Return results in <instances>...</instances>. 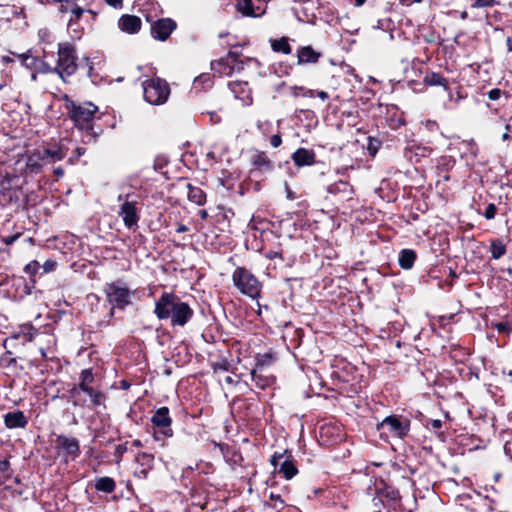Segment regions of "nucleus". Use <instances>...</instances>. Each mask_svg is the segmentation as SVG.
<instances>
[{
  "mask_svg": "<svg viewBox=\"0 0 512 512\" xmlns=\"http://www.w3.org/2000/svg\"><path fill=\"white\" fill-rule=\"evenodd\" d=\"M270 463L274 469L287 480L292 479L298 473L294 461L290 459V456L284 459L283 453H274L270 459Z\"/></svg>",
  "mask_w": 512,
  "mask_h": 512,
  "instance_id": "nucleus-11",
  "label": "nucleus"
},
{
  "mask_svg": "<svg viewBox=\"0 0 512 512\" xmlns=\"http://www.w3.org/2000/svg\"><path fill=\"white\" fill-rule=\"evenodd\" d=\"M26 168L30 169L31 172H38L41 168L40 162H26Z\"/></svg>",
  "mask_w": 512,
  "mask_h": 512,
  "instance_id": "nucleus-46",
  "label": "nucleus"
},
{
  "mask_svg": "<svg viewBox=\"0 0 512 512\" xmlns=\"http://www.w3.org/2000/svg\"><path fill=\"white\" fill-rule=\"evenodd\" d=\"M318 97H320L322 100H325L328 98V94L325 92V91H319L318 92Z\"/></svg>",
  "mask_w": 512,
  "mask_h": 512,
  "instance_id": "nucleus-58",
  "label": "nucleus"
},
{
  "mask_svg": "<svg viewBox=\"0 0 512 512\" xmlns=\"http://www.w3.org/2000/svg\"><path fill=\"white\" fill-rule=\"evenodd\" d=\"M314 158L313 153L306 149H298L292 156V160H312Z\"/></svg>",
  "mask_w": 512,
  "mask_h": 512,
  "instance_id": "nucleus-32",
  "label": "nucleus"
},
{
  "mask_svg": "<svg viewBox=\"0 0 512 512\" xmlns=\"http://www.w3.org/2000/svg\"><path fill=\"white\" fill-rule=\"evenodd\" d=\"M262 370L263 369L257 367L254 368L251 371V380L254 382L255 387L265 389L272 384L273 378L271 376L264 375Z\"/></svg>",
  "mask_w": 512,
  "mask_h": 512,
  "instance_id": "nucleus-18",
  "label": "nucleus"
},
{
  "mask_svg": "<svg viewBox=\"0 0 512 512\" xmlns=\"http://www.w3.org/2000/svg\"><path fill=\"white\" fill-rule=\"evenodd\" d=\"M138 198V195L135 193L120 194L117 198L119 202H122L118 214L128 229H136L138 227L140 219L137 208Z\"/></svg>",
  "mask_w": 512,
  "mask_h": 512,
  "instance_id": "nucleus-5",
  "label": "nucleus"
},
{
  "mask_svg": "<svg viewBox=\"0 0 512 512\" xmlns=\"http://www.w3.org/2000/svg\"><path fill=\"white\" fill-rule=\"evenodd\" d=\"M314 162H304V161H301V162H295V166L296 168H301L305 165H311L313 164Z\"/></svg>",
  "mask_w": 512,
  "mask_h": 512,
  "instance_id": "nucleus-55",
  "label": "nucleus"
},
{
  "mask_svg": "<svg viewBox=\"0 0 512 512\" xmlns=\"http://www.w3.org/2000/svg\"><path fill=\"white\" fill-rule=\"evenodd\" d=\"M91 388L90 384L82 381H80L76 387L72 388L70 394L73 405L83 407L86 403V399L82 396V393L86 394Z\"/></svg>",
  "mask_w": 512,
  "mask_h": 512,
  "instance_id": "nucleus-17",
  "label": "nucleus"
},
{
  "mask_svg": "<svg viewBox=\"0 0 512 512\" xmlns=\"http://www.w3.org/2000/svg\"><path fill=\"white\" fill-rule=\"evenodd\" d=\"M199 216L202 220H205L207 217H208V213L206 210H200L199 211Z\"/></svg>",
  "mask_w": 512,
  "mask_h": 512,
  "instance_id": "nucleus-57",
  "label": "nucleus"
},
{
  "mask_svg": "<svg viewBox=\"0 0 512 512\" xmlns=\"http://www.w3.org/2000/svg\"><path fill=\"white\" fill-rule=\"evenodd\" d=\"M493 326L499 333L509 334L512 331V324L509 322H497Z\"/></svg>",
  "mask_w": 512,
  "mask_h": 512,
  "instance_id": "nucleus-34",
  "label": "nucleus"
},
{
  "mask_svg": "<svg viewBox=\"0 0 512 512\" xmlns=\"http://www.w3.org/2000/svg\"><path fill=\"white\" fill-rule=\"evenodd\" d=\"M94 380L91 369H84L80 374V381L91 384Z\"/></svg>",
  "mask_w": 512,
  "mask_h": 512,
  "instance_id": "nucleus-36",
  "label": "nucleus"
},
{
  "mask_svg": "<svg viewBox=\"0 0 512 512\" xmlns=\"http://www.w3.org/2000/svg\"><path fill=\"white\" fill-rule=\"evenodd\" d=\"M169 94V86L162 79H151L144 83V98L151 104H163L166 102Z\"/></svg>",
  "mask_w": 512,
  "mask_h": 512,
  "instance_id": "nucleus-7",
  "label": "nucleus"
},
{
  "mask_svg": "<svg viewBox=\"0 0 512 512\" xmlns=\"http://www.w3.org/2000/svg\"><path fill=\"white\" fill-rule=\"evenodd\" d=\"M131 386V383L125 379L120 381V388L123 390H128Z\"/></svg>",
  "mask_w": 512,
  "mask_h": 512,
  "instance_id": "nucleus-52",
  "label": "nucleus"
},
{
  "mask_svg": "<svg viewBox=\"0 0 512 512\" xmlns=\"http://www.w3.org/2000/svg\"><path fill=\"white\" fill-rule=\"evenodd\" d=\"M380 494L383 497H385V498H387V499H389V500H391L393 502H396V501L400 500V493H399V491L397 489H395L394 487H391V486H387L386 485L381 490Z\"/></svg>",
  "mask_w": 512,
  "mask_h": 512,
  "instance_id": "nucleus-30",
  "label": "nucleus"
},
{
  "mask_svg": "<svg viewBox=\"0 0 512 512\" xmlns=\"http://www.w3.org/2000/svg\"><path fill=\"white\" fill-rule=\"evenodd\" d=\"M10 463L8 460L0 461V485L4 484L9 478Z\"/></svg>",
  "mask_w": 512,
  "mask_h": 512,
  "instance_id": "nucleus-31",
  "label": "nucleus"
},
{
  "mask_svg": "<svg viewBox=\"0 0 512 512\" xmlns=\"http://www.w3.org/2000/svg\"><path fill=\"white\" fill-rule=\"evenodd\" d=\"M265 257L267 259H270V260H273L275 258H281L283 259L282 257V252L281 251H277V250H268L266 253H265Z\"/></svg>",
  "mask_w": 512,
  "mask_h": 512,
  "instance_id": "nucleus-43",
  "label": "nucleus"
},
{
  "mask_svg": "<svg viewBox=\"0 0 512 512\" xmlns=\"http://www.w3.org/2000/svg\"><path fill=\"white\" fill-rule=\"evenodd\" d=\"M56 449L65 463L75 461L81 453L79 440L63 434L56 437Z\"/></svg>",
  "mask_w": 512,
  "mask_h": 512,
  "instance_id": "nucleus-8",
  "label": "nucleus"
},
{
  "mask_svg": "<svg viewBox=\"0 0 512 512\" xmlns=\"http://www.w3.org/2000/svg\"><path fill=\"white\" fill-rule=\"evenodd\" d=\"M86 395L90 399V407L93 409H98L100 407L105 408V400L106 395L98 390L94 389L93 387L86 393Z\"/></svg>",
  "mask_w": 512,
  "mask_h": 512,
  "instance_id": "nucleus-22",
  "label": "nucleus"
},
{
  "mask_svg": "<svg viewBox=\"0 0 512 512\" xmlns=\"http://www.w3.org/2000/svg\"><path fill=\"white\" fill-rule=\"evenodd\" d=\"M77 56L75 48L72 44L65 42L60 43L58 46V59L54 71L60 76L63 81L67 77L73 75L77 68Z\"/></svg>",
  "mask_w": 512,
  "mask_h": 512,
  "instance_id": "nucleus-4",
  "label": "nucleus"
},
{
  "mask_svg": "<svg viewBox=\"0 0 512 512\" xmlns=\"http://www.w3.org/2000/svg\"><path fill=\"white\" fill-rule=\"evenodd\" d=\"M381 435L389 434L398 438L405 437L409 432V422L396 415L387 416L377 425Z\"/></svg>",
  "mask_w": 512,
  "mask_h": 512,
  "instance_id": "nucleus-9",
  "label": "nucleus"
},
{
  "mask_svg": "<svg viewBox=\"0 0 512 512\" xmlns=\"http://www.w3.org/2000/svg\"><path fill=\"white\" fill-rule=\"evenodd\" d=\"M36 334L37 330L32 325L25 324L20 326V330L17 334L14 335V338L23 336L26 341H32Z\"/></svg>",
  "mask_w": 512,
  "mask_h": 512,
  "instance_id": "nucleus-26",
  "label": "nucleus"
},
{
  "mask_svg": "<svg viewBox=\"0 0 512 512\" xmlns=\"http://www.w3.org/2000/svg\"><path fill=\"white\" fill-rule=\"evenodd\" d=\"M127 452V445L126 444H119L115 447V455L118 458H121L125 453Z\"/></svg>",
  "mask_w": 512,
  "mask_h": 512,
  "instance_id": "nucleus-45",
  "label": "nucleus"
},
{
  "mask_svg": "<svg viewBox=\"0 0 512 512\" xmlns=\"http://www.w3.org/2000/svg\"><path fill=\"white\" fill-rule=\"evenodd\" d=\"M152 424L159 429L154 432V439L160 441L161 437H172L171 429L172 419L169 415V409L165 406L158 408L151 417Z\"/></svg>",
  "mask_w": 512,
  "mask_h": 512,
  "instance_id": "nucleus-10",
  "label": "nucleus"
},
{
  "mask_svg": "<svg viewBox=\"0 0 512 512\" xmlns=\"http://www.w3.org/2000/svg\"><path fill=\"white\" fill-rule=\"evenodd\" d=\"M501 96V90L500 89H492L488 93V97L491 100H498Z\"/></svg>",
  "mask_w": 512,
  "mask_h": 512,
  "instance_id": "nucleus-47",
  "label": "nucleus"
},
{
  "mask_svg": "<svg viewBox=\"0 0 512 512\" xmlns=\"http://www.w3.org/2000/svg\"><path fill=\"white\" fill-rule=\"evenodd\" d=\"M76 151H77V156L78 157L83 156L85 154V149L84 148H77Z\"/></svg>",
  "mask_w": 512,
  "mask_h": 512,
  "instance_id": "nucleus-60",
  "label": "nucleus"
},
{
  "mask_svg": "<svg viewBox=\"0 0 512 512\" xmlns=\"http://www.w3.org/2000/svg\"><path fill=\"white\" fill-rule=\"evenodd\" d=\"M236 10L246 17H261L266 12V5L255 4L254 0H236Z\"/></svg>",
  "mask_w": 512,
  "mask_h": 512,
  "instance_id": "nucleus-12",
  "label": "nucleus"
},
{
  "mask_svg": "<svg viewBox=\"0 0 512 512\" xmlns=\"http://www.w3.org/2000/svg\"><path fill=\"white\" fill-rule=\"evenodd\" d=\"M40 268V264L38 261L36 260H33L31 262H29L25 267H24V271L26 274H28L29 276H34L38 270Z\"/></svg>",
  "mask_w": 512,
  "mask_h": 512,
  "instance_id": "nucleus-33",
  "label": "nucleus"
},
{
  "mask_svg": "<svg viewBox=\"0 0 512 512\" xmlns=\"http://www.w3.org/2000/svg\"><path fill=\"white\" fill-rule=\"evenodd\" d=\"M493 3H494V0H475L473 7H475V8L489 7V6H492Z\"/></svg>",
  "mask_w": 512,
  "mask_h": 512,
  "instance_id": "nucleus-44",
  "label": "nucleus"
},
{
  "mask_svg": "<svg viewBox=\"0 0 512 512\" xmlns=\"http://www.w3.org/2000/svg\"><path fill=\"white\" fill-rule=\"evenodd\" d=\"M104 292L112 309H124L131 304L133 292L121 280L106 284Z\"/></svg>",
  "mask_w": 512,
  "mask_h": 512,
  "instance_id": "nucleus-6",
  "label": "nucleus"
},
{
  "mask_svg": "<svg viewBox=\"0 0 512 512\" xmlns=\"http://www.w3.org/2000/svg\"><path fill=\"white\" fill-rule=\"evenodd\" d=\"M11 182V176L6 174L4 177L0 178V189L2 192L9 188Z\"/></svg>",
  "mask_w": 512,
  "mask_h": 512,
  "instance_id": "nucleus-39",
  "label": "nucleus"
},
{
  "mask_svg": "<svg viewBox=\"0 0 512 512\" xmlns=\"http://www.w3.org/2000/svg\"><path fill=\"white\" fill-rule=\"evenodd\" d=\"M55 267H56V262L51 259H48L47 261H45V263L42 266L43 271L45 273H49V272L53 271L55 269Z\"/></svg>",
  "mask_w": 512,
  "mask_h": 512,
  "instance_id": "nucleus-41",
  "label": "nucleus"
},
{
  "mask_svg": "<svg viewBox=\"0 0 512 512\" xmlns=\"http://www.w3.org/2000/svg\"><path fill=\"white\" fill-rule=\"evenodd\" d=\"M403 4L405 5H411L413 3H419L421 2L422 0H400Z\"/></svg>",
  "mask_w": 512,
  "mask_h": 512,
  "instance_id": "nucleus-56",
  "label": "nucleus"
},
{
  "mask_svg": "<svg viewBox=\"0 0 512 512\" xmlns=\"http://www.w3.org/2000/svg\"><path fill=\"white\" fill-rule=\"evenodd\" d=\"M416 260V253L411 249H403L399 253L398 262L401 268L411 269Z\"/></svg>",
  "mask_w": 512,
  "mask_h": 512,
  "instance_id": "nucleus-23",
  "label": "nucleus"
},
{
  "mask_svg": "<svg viewBox=\"0 0 512 512\" xmlns=\"http://www.w3.org/2000/svg\"><path fill=\"white\" fill-rule=\"evenodd\" d=\"M368 150L370 151V156L374 157L376 153V148H374L371 144L368 147Z\"/></svg>",
  "mask_w": 512,
  "mask_h": 512,
  "instance_id": "nucleus-59",
  "label": "nucleus"
},
{
  "mask_svg": "<svg viewBox=\"0 0 512 512\" xmlns=\"http://www.w3.org/2000/svg\"><path fill=\"white\" fill-rule=\"evenodd\" d=\"M132 445L135 446V447H141L142 446V443L140 440L136 439L132 442Z\"/></svg>",
  "mask_w": 512,
  "mask_h": 512,
  "instance_id": "nucleus-62",
  "label": "nucleus"
},
{
  "mask_svg": "<svg viewBox=\"0 0 512 512\" xmlns=\"http://www.w3.org/2000/svg\"><path fill=\"white\" fill-rule=\"evenodd\" d=\"M230 61H232V62L236 61V55L232 52H229V54L225 60L219 61L218 65L221 66L224 64V62H226L228 64Z\"/></svg>",
  "mask_w": 512,
  "mask_h": 512,
  "instance_id": "nucleus-49",
  "label": "nucleus"
},
{
  "mask_svg": "<svg viewBox=\"0 0 512 512\" xmlns=\"http://www.w3.org/2000/svg\"><path fill=\"white\" fill-rule=\"evenodd\" d=\"M272 361V356L270 354H265L258 360L257 368L263 369L266 364H269Z\"/></svg>",
  "mask_w": 512,
  "mask_h": 512,
  "instance_id": "nucleus-40",
  "label": "nucleus"
},
{
  "mask_svg": "<svg viewBox=\"0 0 512 512\" xmlns=\"http://www.w3.org/2000/svg\"><path fill=\"white\" fill-rule=\"evenodd\" d=\"M119 27L127 33H136L141 28V19L134 15H124L119 20Z\"/></svg>",
  "mask_w": 512,
  "mask_h": 512,
  "instance_id": "nucleus-15",
  "label": "nucleus"
},
{
  "mask_svg": "<svg viewBox=\"0 0 512 512\" xmlns=\"http://www.w3.org/2000/svg\"><path fill=\"white\" fill-rule=\"evenodd\" d=\"M425 83L431 86H447V80L437 73H431L427 75L424 79Z\"/></svg>",
  "mask_w": 512,
  "mask_h": 512,
  "instance_id": "nucleus-29",
  "label": "nucleus"
},
{
  "mask_svg": "<svg viewBox=\"0 0 512 512\" xmlns=\"http://www.w3.org/2000/svg\"><path fill=\"white\" fill-rule=\"evenodd\" d=\"M84 10L80 7V6H74L72 9H71V18L69 20V22H73V21H76L78 20L82 14H83Z\"/></svg>",
  "mask_w": 512,
  "mask_h": 512,
  "instance_id": "nucleus-37",
  "label": "nucleus"
},
{
  "mask_svg": "<svg viewBox=\"0 0 512 512\" xmlns=\"http://www.w3.org/2000/svg\"><path fill=\"white\" fill-rule=\"evenodd\" d=\"M22 235V231H18L13 235L2 237V242L6 245H12L20 236Z\"/></svg>",
  "mask_w": 512,
  "mask_h": 512,
  "instance_id": "nucleus-38",
  "label": "nucleus"
},
{
  "mask_svg": "<svg viewBox=\"0 0 512 512\" xmlns=\"http://www.w3.org/2000/svg\"><path fill=\"white\" fill-rule=\"evenodd\" d=\"M94 487L99 492L112 493L116 488V483L113 478L103 476L95 479Z\"/></svg>",
  "mask_w": 512,
  "mask_h": 512,
  "instance_id": "nucleus-21",
  "label": "nucleus"
},
{
  "mask_svg": "<svg viewBox=\"0 0 512 512\" xmlns=\"http://www.w3.org/2000/svg\"><path fill=\"white\" fill-rule=\"evenodd\" d=\"M234 286L244 295L258 299L261 294L262 284L257 277L244 267H237L232 274Z\"/></svg>",
  "mask_w": 512,
  "mask_h": 512,
  "instance_id": "nucleus-3",
  "label": "nucleus"
},
{
  "mask_svg": "<svg viewBox=\"0 0 512 512\" xmlns=\"http://www.w3.org/2000/svg\"><path fill=\"white\" fill-rule=\"evenodd\" d=\"M467 16H468V14H467V12H466V11H463V12L461 13V15H460V17H461V19H462V20H465V19L467 18Z\"/></svg>",
  "mask_w": 512,
  "mask_h": 512,
  "instance_id": "nucleus-64",
  "label": "nucleus"
},
{
  "mask_svg": "<svg viewBox=\"0 0 512 512\" xmlns=\"http://www.w3.org/2000/svg\"><path fill=\"white\" fill-rule=\"evenodd\" d=\"M106 2H107L109 5H112V6L116 7V6L121 5L122 0H106Z\"/></svg>",
  "mask_w": 512,
  "mask_h": 512,
  "instance_id": "nucleus-54",
  "label": "nucleus"
},
{
  "mask_svg": "<svg viewBox=\"0 0 512 512\" xmlns=\"http://www.w3.org/2000/svg\"><path fill=\"white\" fill-rule=\"evenodd\" d=\"M330 194H343V196L350 198L353 194V187L344 180H339L327 187Z\"/></svg>",
  "mask_w": 512,
  "mask_h": 512,
  "instance_id": "nucleus-20",
  "label": "nucleus"
},
{
  "mask_svg": "<svg viewBox=\"0 0 512 512\" xmlns=\"http://www.w3.org/2000/svg\"><path fill=\"white\" fill-rule=\"evenodd\" d=\"M188 231V227L185 226L184 224H179L176 228V232L177 233H184V232H187Z\"/></svg>",
  "mask_w": 512,
  "mask_h": 512,
  "instance_id": "nucleus-53",
  "label": "nucleus"
},
{
  "mask_svg": "<svg viewBox=\"0 0 512 512\" xmlns=\"http://www.w3.org/2000/svg\"><path fill=\"white\" fill-rule=\"evenodd\" d=\"M3 420L5 427L8 429H23L28 425V419L21 410L6 413Z\"/></svg>",
  "mask_w": 512,
  "mask_h": 512,
  "instance_id": "nucleus-14",
  "label": "nucleus"
},
{
  "mask_svg": "<svg viewBox=\"0 0 512 512\" xmlns=\"http://www.w3.org/2000/svg\"><path fill=\"white\" fill-rule=\"evenodd\" d=\"M282 140H281V137L280 135H273L271 138H270V143L273 147H278L280 146Z\"/></svg>",
  "mask_w": 512,
  "mask_h": 512,
  "instance_id": "nucleus-48",
  "label": "nucleus"
},
{
  "mask_svg": "<svg viewBox=\"0 0 512 512\" xmlns=\"http://www.w3.org/2000/svg\"><path fill=\"white\" fill-rule=\"evenodd\" d=\"M428 427L436 432L441 429L442 421L440 419H432L428 422Z\"/></svg>",
  "mask_w": 512,
  "mask_h": 512,
  "instance_id": "nucleus-42",
  "label": "nucleus"
},
{
  "mask_svg": "<svg viewBox=\"0 0 512 512\" xmlns=\"http://www.w3.org/2000/svg\"><path fill=\"white\" fill-rule=\"evenodd\" d=\"M271 46L275 52H281L283 54L291 53V46L288 42V39L285 37H282L278 40H273Z\"/></svg>",
  "mask_w": 512,
  "mask_h": 512,
  "instance_id": "nucleus-25",
  "label": "nucleus"
},
{
  "mask_svg": "<svg viewBox=\"0 0 512 512\" xmlns=\"http://www.w3.org/2000/svg\"><path fill=\"white\" fill-rule=\"evenodd\" d=\"M63 99L69 116L76 126L80 129H90L98 107L91 102L76 104L67 95H64Z\"/></svg>",
  "mask_w": 512,
  "mask_h": 512,
  "instance_id": "nucleus-2",
  "label": "nucleus"
},
{
  "mask_svg": "<svg viewBox=\"0 0 512 512\" xmlns=\"http://www.w3.org/2000/svg\"><path fill=\"white\" fill-rule=\"evenodd\" d=\"M427 152L428 150L426 148L417 145H412L407 149L405 157L408 158L409 160H411L412 158H424L429 156Z\"/></svg>",
  "mask_w": 512,
  "mask_h": 512,
  "instance_id": "nucleus-28",
  "label": "nucleus"
},
{
  "mask_svg": "<svg viewBox=\"0 0 512 512\" xmlns=\"http://www.w3.org/2000/svg\"><path fill=\"white\" fill-rule=\"evenodd\" d=\"M149 471H150V469L142 467V469L140 471L136 472V475H138V477H140V478H146Z\"/></svg>",
  "mask_w": 512,
  "mask_h": 512,
  "instance_id": "nucleus-51",
  "label": "nucleus"
},
{
  "mask_svg": "<svg viewBox=\"0 0 512 512\" xmlns=\"http://www.w3.org/2000/svg\"><path fill=\"white\" fill-rule=\"evenodd\" d=\"M298 64L317 63L321 57L320 52H316L311 46H305L298 50Z\"/></svg>",
  "mask_w": 512,
  "mask_h": 512,
  "instance_id": "nucleus-16",
  "label": "nucleus"
},
{
  "mask_svg": "<svg viewBox=\"0 0 512 512\" xmlns=\"http://www.w3.org/2000/svg\"><path fill=\"white\" fill-rule=\"evenodd\" d=\"M136 462L147 469H152L154 465V456L150 453L142 452L136 455Z\"/></svg>",
  "mask_w": 512,
  "mask_h": 512,
  "instance_id": "nucleus-27",
  "label": "nucleus"
},
{
  "mask_svg": "<svg viewBox=\"0 0 512 512\" xmlns=\"http://www.w3.org/2000/svg\"><path fill=\"white\" fill-rule=\"evenodd\" d=\"M497 213V208L495 206V204L493 203H490L487 205L484 213H483V216L487 219V220H491L495 217Z\"/></svg>",
  "mask_w": 512,
  "mask_h": 512,
  "instance_id": "nucleus-35",
  "label": "nucleus"
},
{
  "mask_svg": "<svg viewBox=\"0 0 512 512\" xmlns=\"http://www.w3.org/2000/svg\"><path fill=\"white\" fill-rule=\"evenodd\" d=\"M74 0H70L69 3H68V11L67 12H70L71 13V9L74 7V6H77L75 3H73Z\"/></svg>",
  "mask_w": 512,
  "mask_h": 512,
  "instance_id": "nucleus-61",
  "label": "nucleus"
},
{
  "mask_svg": "<svg viewBox=\"0 0 512 512\" xmlns=\"http://www.w3.org/2000/svg\"><path fill=\"white\" fill-rule=\"evenodd\" d=\"M285 191H286V197L289 200L296 199V194L291 190V188L287 184H285Z\"/></svg>",
  "mask_w": 512,
  "mask_h": 512,
  "instance_id": "nucleus-50",
  "label": "nucleus"
},
{
  "mask_svg": "<svg viewBox=\"0 0 512 512\" xmlns=\"http://www.w3.org/2000/svg\"><path fill=\"white\" fill-rule=\"evenodd\" d=\"M491 256L493 259H500L506 253V245L500 239H494L490 244Z\"/></svg>",
  "mask_w": 512,
  "mask_h": 512,
  "instance_id": "nucleus-24",
  "label": "nucleus"
},
{
  "mask_svg": "<svg viewBox=\"0 0 512 512\" xmlns=\"http://www.w3.org/2000/svg\"><path fill=\"white\" fill-rule=\"evenodd\" d=\"M154 314L159 320H169L172 327H184L194 311L187 302L173 292H164L156 301Z\"/></svg>",
  "mask_w": 512,
  "mask_h": 512,
  "instance_id": "nucleus-1",
  "label": "nucleus"
},
{
  "mask_svg": "<svg viewBox=\"0 0 512 512\" xmlns=\"http://www.w3.org/2000/svg\"><path fill=\"white\" fill-rule=\"evenodd\" d=\"M187 190V197L190 202L198 206H203L206 203V194L201 188L188 183Z\"/></svg>",
  "mask_w": 512,
  "mask_h": 512,
  "instance_id": "nucleus-19",
  "label": "nucleus"
},
{
  "mask_svg": "<svg viewBox=\"0 0 512 512\" xmlns=\"http://www.w3.org/2000/svg\"><path fill=\"white\" fill-rule=\"evenodd\" d=\"M365 3V0H355V4L357 6H362Z\"/></svg>",
  "mask_w": 512,
  "mask_h": 512,
  "instance_id": "nucleus-63",
  "label": "nucleus"
},
{
  "mask_svg": "<svg viewBox=\"0 0 512 512\" xmlns=\"http://www.w3.org/2000/svg\"><path fill=\"white\" fill-rule=\"evenodd\" d=\"M176 26V22L170 18L159 19L152 24L151 33L155 39L165 41Z\"/></svg>",
  "mask_w": 512,
  "mask_h": 512,
  "instance_id": "nucleus-13",
  "label": "nucleus"
}]
</instances>
